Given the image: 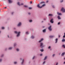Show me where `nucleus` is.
<instances>
[{
	"label": "nucleus",
	"mask_w": 65,
	"mask_h": 65,
	"mask_svg": "<svg viewBox=\"0 0 65 65\" xmlns=\"http://www.w3.org/2000/svg\"><path fill=\"white\" fill-rule=\"evenodd\" d=\"M43 3V2H41L40 3L41 4V3Z\"/></svg>",
	"instance_id": "a18cd8bd"
},
{
	"label": "nucleus",
	"mask_w": 65,
	"mask_h": 65,
	"mask_svg": "<svg viewBox=\"0 0 65 65\" xmlns=\"http://www.w3.org/2000/svg\"><path fill=\"white\" fill-rule=\"evenodd\" d=\"M48 48L50 49V48H51V46H49L48 47Z\"/></svg>",
	"instance_id": "e433bc0d"
},
{
	"label": "nucleus",
	"mask_w": 65,
	"mask_h": 65,
	"mask_svg": "<svg viewBox=\"0 0 65 65\" xmlns=\"http://www.w3.org/2000/svg\"><path fill=\"white\" fill-rule=\"evenodd\" d=\"M45 63V61L43 63V64H44V63Z\"/></svg>",
	"instance_id": "c9c22d12"
},
{
	"label": "nucleus",
	"mask_w": 65,
	"mask_h": 65,
	"mask_svg": "<svg viewBox=\"0 0 65 65\" xmlns=\"http://www.w3.org/2000/svg\"><path fill=\"white\" fill-rule=\"evenodd\" d=\"M3 55H2L1 57H3Z\"/></svg>",
	"instance_id": "8fccbe9b"
},
{
	"label": "nucleus",
	"mask_w": 65,
	"mask_h": 65,
	"mask_svg": "<svg viewBox=\"0 0 65 65\" xmlns=\"http://www.w3.org/2000/svg\"><path fill=\"white\" fill-rule=\"evenodd\" d=\"M24 5V4L23 3H21V4H20V5Z\"/></svg>",
	"instance_id": "c85d7f7f"
},
{
	"label": "nucleus",
	"mask_w": 65,
	"mask_h": 65,
	"mask_svg": "<svg viewBox=\"0 0 65 65\" xmlns=\"http://www.w3.org/2000/svg\"><path fill=\"white\" fill-rule=\"evenodd\" d=\"M52 7H53V8H54L55 7V6H52Z\"/></svg>",
	"instance_id": "a19ab883"
},
{
	"label": "nucleus",
	"mask_w": 65,
	"mask_h": 65,
	"mask_svg": "<svg viewBox=\"0 0 65 65\" xmlns=\"http://www.w3.org/2000/svg\"><path fill=\"white\" fill-rule=\"evenodd\" d=\"M17 51H19V49L18 48L17 49Z\"/></svg>",
	"instance_id": "cd10ccee"
},
{
	"label": "nucleus",
	"mask_w": 65,
	"mask_h": 65,
	"mask_svg": "<svg viewBox=\"0 0 65 65\" xmlns=\"http://www.w3.org/2000/svg\"><path fill=\"white\" fill-rule=\"evenodd\" d=\"M47 56H45V57L44 59V60H45L47 59Z\"/></svg>",
	"instance_id": "1a4fd4ad"
},
{
	"label": "nucleus",
	"mask_w": 65,
	"mask_h": 65,
	"mask_svg": "<svg viewBox=\"0 0 65 65\" xmlns=\"http://www.w3.org/2000/svg\"><path fill=\"white\" fill-rule=\"evenodd\" d=\"M54 37V36H50V38H53Z\"/></svg>",
	"instance_id": "4468645a"
},
{
	"label": "nucleus",
	"mask_w": 65,
	"mask_h": 65,
	"mask_svg": "<svg viewBox=\"0 0 65 65\" xmlns=\"http://www.w3.org/2000/svg\"><path fill=\"white\" fill-rule=\"evenodd\" d=\"M48 16H53V14H49L48 15Z\"/></svg>",
	"instance_id": "aec40b11"
},
{
	"label": "nucleus",
	"mask_w": 65,
	"mask_h": 65,
	"mask_svg": "<svg viewBox=\"0 0 65 65\" xmlns=\"http://www.w3.org/2000/svg\"><path fill=\"white\" fill-rule=\"evenodd\" d=\"M18 5H19V6H20V5H21L20 4V2H19L18 3Z\"/></svg>",
	"instance_id": "6ab92c4d"
},
{
	"label": "nucleus",
	"mask_w": 65,
	"mask_h": 65,
	"mask_svg": "<svg viewBox=\"0 0 65 65\" xmlns=\"http://www.w3.org/2000/svg\"><path fill=\"white\" fill-rule=\"evenodd\" d=\"M15 44H14V46H15Z\"/></svg>",
	"instance_id": "603ef678"
},
{
	"label": "nucleus",
	"mask_w": 65,
	"mask_h": 65,
	"mask_svg": "<svg viewBox=\"0 0 65 65\" xmlns=\"http://www.w3.org/2000/svg\"><path fill=\"white\" fill-rule=\"evenodd\" d=\"M53 20H54V19H51V20H50V22L53 24V23H54V21H53Z\"/></svg>",
	"instance_id": "423d86ee"
},
{
	"label": "nucleus",
	"mask_w": 65,
	"mask_h": 65,
	"mask_svg": "<svg viewBox=\"0 0 65 65\" xmlns=\"http://www.w3.org/2000/svg\"><path fill=\"white\" fill-rule=\"evenodd\" d=\"M20 59L21 60V59Z\"/></svg>",
	"instance_id": "680f3d73"
},
{
	"label": "nucleus",
	"mask_w": 65,
	"mask_h": 65,
	"mask_svg": "<svg viewBox=\"0 0 65 65\" xmlns=\"http://www.w3.org/2000/svg\"><path fill=\"white\" fill-rule=\"evenodd\" d=\"M58 18L59 20L60 19H61V18H60V16H58Z\"/></svg>",
	"instance_id": "2eb2a0df"
},
{
	"label": "nucleus",
	"mask_w": 65,
	"mask_h": 65,
	"mask_svg": "<svg viewBox=\"0 0 65 65\" xmlns=\"http://www.w3.org/2000/svg\"><path fill=\"white\" fill-rule=\"evenodd\" d=\"M65 54V52H64L62 53V54H61V56H64Z\"/></svg>",
	"instance_id": "9b49d317"
},
{
	"label": "nucleus",
	"mask_w": 65,
	"mask_h": 65,
	"mask_svg": "<svg viewBox=\"0 0 65 65\" xmlns=\"http://www.w3.org/2000/svg\"><path fill=\"white\" fill-rule=\"evenodd\" d=\"M57 13L58 14V15H62V14L61 13H59V12H57Z\"/></svg>",
	"instance_id": "6e6552de"
},
{
	"label": "nucleus",
	"mask_w": 65,
	"mask_h": 65,
	"mask_svg": "<svg viewBox=\"0 0 65 65\" xmlns=\"http://www.w3.org/2000/svg\"><path fill=\"white\" fill-rule=\"evenodd\" d=\"M31 14V13H28V14Z\"/></svg>",
	"instance_id": "09e8293b"
},
{
	"label": "nucleus",
	"mask_w": 65,
	"mask_h": 65,
	"mask_svg": "<svg viewBox=\"0 0 65 65\" xmlns=\"http://www.w3.org/2000/svg\"><path fill=\"white\" fill-rule=\"evenodd\" d=\"M29 9H32V8L31 7H29Z\"/></svg>",
	"instance_id": "a878e982"
},
{
	"label": "nucleus",
	"mask_w": 65,
	"mask_h": 65,
	"mask_svg": "<svg viewBox=\"0 0 65 65\" xmlns=\"http://www.w3.org/2000/svg\"><path fill=\"white\" fill-rule=\"evenodd\" d=\"M48 29L50 31H52V26H50L48 27Z\"/></svg>",
	"instance_id": "20e7f679"
},
{
	"label": "nucleus",
	"mask_w": 65,
	"mask_h": 65,
	"mask_svg": "<svg viewBox=\"0 0 65 65\" xmlns=\"http://www.w3.org/2000/svg\"><path fill=\"white\" fill-rule=\"evenodd\" d=\"M24 6L25 7H27V6L26 5H24Z\"/></svg>",
	"instance_id": "c756f323"
},
{
	"label": "nucleus",
	"mask_w": 65,
	"mask_h": 65,
	"mask_svg": "<svg viewBox=\"0 0 65 65\" xmlns=\"http://www.w3.org/2000/svg\"><path fill=\"white\" fill-rule=\"evenodd\" d=\"M44 21H45V20H46V19H44Z\"/></svg>",
	"instance_id": "de8ad7c7"
},
{
	"label": "nucleus",
	"mask_w": 65,
	"mask_h": 65,
	"mask_svg": "<svg viewBox=\"0 0 65 65\" xmlns=\"http://www.w3.org/2000/svg\"><path fill=\"white\" fill-rule=\"evenodd\" d=\"M42 23H43V21H42Z\"/></svg>",
	"instance_id": "4d7b16f0"
},
{
	"label": "nucleus",
	"mask_w": 65,
	"mask_h": 65,
	"mask_svg": "<svg viewBox=\"0 0 65 65\" xmlns=\"http://www.w3.org/2000/svg\"><path fill=\"white\" fill-rule=\"evenodd\" d=\"M40 51H41L42 52H43V49H41L40 50Z\"/></svg>",
	"instance_id": "4be33fe9"
},
{
	"label": "nucleus",
	"mask_w": 65,
	"mask_h": 65,
	"mask_svg": "<svg viewBox=\"0 0 65 65\" xmlns=\"http://www.w3.org/2000/svg\"><path fill=\"white\" fill-rule=\"evenodd\" d=\"M8 1L10 3H12V1H11V0H8Z\"/></svg>",
	"instance_id": "ddd939ff"
},
{
	"label": "nucleus",
	"mask_w": 65,
	"mask_h": 65,
	"mask_svg": "<svg viewBox=\"0 0 65 65\" xmlns=\"http://www.w3.org/2000/svg\"><path fill=\"white\" fill-rule=\"evenodd\" d=\"M63 2V0H62L60 1V2Z\"/></svg>",
	"instance_id": "7c9ffc66"
},
{
	"label": "nucleus",
	"mask_w": 65,
	"mask_h": 65,
	"mask_svg": "<svg viewBox=\"0 0 65 65\" xmlns=\"http://www.w3.org/2000/svg\"><path fill=\"white\" fill-rule=\"evenodd\" d=\"M45 31H46V29H44L43 30V32H45Z\"/></svg>",
	"instance_id": "dca6fc26"
},
{
	"label": "nucleus",
	"mask_w": 65,
	"mask_h": 65,
	"mask_svg": "<svg viewBox=\"0 0 65 65\" xmlns=\"http://www.w3.org/2000/svg\"><path fill=\"white\" fill-rule=\"evenodd\" d=\"M13 12H12V14H13Z\"/></svg>",
	"instance_id": "3c124183"
},
{
	"label": "nucleus",
	"mask_w": 65,
	"mask_h": 65,
	"mask_svg": "<svg viewBox=\"0 0 65 65\" xmlns=\"http://www.w3.org/2000/svg\"><path fill=\"white\" fill-rule=\"evenodd\" d=\"M63 38H65V35H64L63 36Z\"/></svg>",
	"instance_id": "58836bf2"
},
{
	"label": "nucleus",
	"mask_w": 65,
	"mask_h": 65,
	"mask_svg": "<svg viewBox=\"0 0 65 65\" xmlns=\"http://www.w3.org/2000/svg\"><path fill=\"white\" fill-rule=\"evenodd\" d=\"M43 40V39L42 38L41 39V40H40L39 41V42H41Z\"/></svg>",
	"instance_id": "0eeeda50"
},
{
	"label": "nucleus",
	"mask_w": 65,
	"mask_h": 65,
	"mask_svg": "<svg viewBox=\"0 0 65 65\" xmlns=\"http://www.w3.org/2000/svg\"><path fill=\"white\" fill-rule=\"evenodd\" d=\"M64 59H65V57L64 58Z\"/></svg>",
	"instance_id": "052dcab7"
},
{
	"label": "nucleus",
	"mask_w": 65,
	"mask_h": 65,
	"mask_svg": "<svg viewBox=\"0 0 65 65\" xmlns=\"http://www.w3.org/2000/svg\"><path fill=\"white\" fill-rule=\"evenodd\" d=\"M17 62H14V64H17Z\"/></svg>",
	"instance_id": "72a5a7b5"
},
{
	"label": "nucleus",
	"mask_w": 65,
	"mask_h": 65,
	"mask_svg": "<svg viewBox=\"0 0 65 65\" xmlns=\"http://www.w3.org/2000/svg\"><path fill=\"white\" fill-rule=\"evenodd\" d=\"M45 4H44L42 5V6L40 7L39 6V4H38L37 5V7H38V8H42V7L45 6Z\"/></svg>",
	"instance_id": "f257e3e1"
},
{
	"label": "nucleus",
	"mask_w": 65,
	"mask_h": 65,
	"mask_svg": "<svg viewBox=\"0 0 65 65\" xmlns=\"http://www.w3.org/2000/svg\"><path fill=\"white\" fill-rule=\"evenodd\" d=\"M63 64H65V61L64 62Z\"/></svg>",
	"instance_id": "5fc2aeb1"
},
{
	"label": "nucleus",
	"mask_w": 65,
	"mask_h": 65,
	"mask_svg": "<svg viewBox=\"0 0 65 65\" xmlns=\"http://www.w3.org/2000/svg\"><path fill=\"white\" fill-rule=\"evenodd\" d=\"M55 40L56 41L55 42V43H57V42H58V39L56 38V39Z\"/></svg>",
	"instance_id": "f8f14e48"
},
{
	"label": "nucleus",
	"mask_w": 65,
	"mask_h": 65,
	"mask_svg": "<svg viewBox=\"0 0 65 65\" xmlns=\"http://www.w3.org/2000/svg\"><path fill=\"white\" fill-rule=\"evenodd\" d=\"M2 61V59H0V62H1Z\"/></svg>",
	"instance_id": "37998d69"
},
{
	"label": "nucleus",
	"mask_w": 65,
	"mask_h": 65,
	"mask_svg": "<svg viewBox=\"0 0 65 65\" xmlns=\"http://www.w3.org/2000/svg\"><path fill=\"white\" fill-rule=\"evenodd\" d=\"M29 22H32V20H29Z\"/></svg>",
	"instance_id": "393cba45"
},
{
	"label": "nucleus",
	"mask_w": 65,
	"mask_h": 65,
	"mask_svg": "<svg viewBox=\"0 0 65 65\" xmlns=\"http://www.w3.org/2000/svg\"><path fill=\"white\" fill-rule=\"evenodd\" d=\"M60 37V36L59 35V38Z\"/></svg>",
	"instance_id": "864d4df0"
},
{
	"label": "nucleus",
	"mask_w": 65,
	"mask_h": 65,
	"mask_svg": "<svg viewBox=\"0 0 65 65\" xmlns=\"http://www.w3.org/2000/svg\"><path fill=\"white\" fill-rule=\"evenodd\" d=\"M58 25H60V22H58Z\"/></svg>",
	"instance_id": "2f4dec72"
},
{
	"label": "nucleus",
	"mask_w": 65,
	"mask_h": 65,
	"mask_svg": "<svg viewBox=\"0 0 65 65\" xmlns=\"http://www.w3.org/2000/svg\"><path fill=\"white\" fill-rule=\"evenodd\" d=\"M7 8V7H5L4 8Z\"/></svg>",
	"instance_id": "6e6d98bb"
},
{
	"label": "nucleus",
	"mask_w": 65,
	"mask_h": 65,
	"mask_svg": "<svg viewBox=\"0 0 65 65\" xmlns=\"http://www.w3.org/2000/svg\"><path fill=\"white\" fill-rule=\"evenodd\" d=\"M35 58V56H34L33 58H32V59H34V58Z\"/></svg>",
	"instance_id": "ea45409f"
},
{
	"label": "nucleus",
	"mask_w": 65,
	"mask_h": 65,
	"mask_svg": "<svg viewBox=\"0 0 65 65\" xmlns=\"http://www.w3.org/2000/svg\"><path fill=\"white\" fill-rule=\"evenodd\" d=\"M40 56H42V54H41L40 55Z\"/></svg>",
	"instance_id": "4c0bfd02"
},
{
	"label": "nucleus",
	"mask_w": 65,
	"mask_h": 65,
	"mask_svg": "<svg viewBox=\"0 0 65 65\" xmlns=\"http://www.w3.org/2000/svg\"><path fill=\"white\" fill-rule=\"evenodd\" d=\"M31 38H34V36H32L31 37Z\"/></svg>",
	"instance_id": "412c9836"
},
{
	"label": "nucleus",
	"mask_w": 65,
	"mask_h": 65,
	"mask_svg": "<svg viewBox=\"0 0 65 65\" xmlns=\"http://www.w3.org/2000/svg\"><path fill=\"white\" fill-rule=\"evenodd\" d=\"M1 33V31H0V33Z\"/></svg>",
	"instance_id": "bf43d9fd"
},
{
	"label": "nucleus",
	"mask_w": 65,
	"mask_h": 65,
	"mask_svg": "<svg viewBox=\"0 0 65 65\" xmlns=\"http://www.w3.org/2000/svg\"><path fill=\"white\" fill-rule=\"evenodd\" d=\"M21 25V23L20 22L18 24V26H20Z\"/></svg>",
	"instance_id": "9d476101"
},
{
	"label": "nucleus",
	"mask_w": 65,
	"mask_h": 65,
	"mask_svg": "<svg viewBox=\"0 0 65 65\" xmlns=\"http://www.w3.org/2000/svg\"><path fill=\"white\" fill-rule=\"evenodd\" d=\"M43 43H40V46L41 47H44V46L43 45Z\"/></svg>",
	"instance_id": "39448f33"
},
{
	"label": "nucleus",
	"mask_w": 65,
	"mask_h": 65,
	"mask_svg": "<svg viewBox=\"0 0 65 65\" xmlns=\"http://www.w3.org/2000/svg\"><path fill=\"white\" fill-rule=\"evenodd\" d=\"M14 33L16 34H18H18L17 35V37L19 36H20V34L21 33V32H18L17 31H15Z\"/></svg>",
	"instance_id": "f03ea898"
},
{
	"label": "nucleus",
	"mask_w": 65,
	"mask_h": 65,
	"mask_svg": "<svg viewBox=\"0 0 65 65\" xmlns=\"http://www.w3.org/2000/svg\"><path fill=\"white\" fill-rule=\"evenodd\" d=\"M58 62H57L56 63V65H58Z\"/></svg>",
	"instance_id": "79ce46f5"
},
{
	"label": "nucleus",
	"mask_w": 65,
	"mask_h": 65,
	"mask_svg": "<svg viewBox=\"0 0 65 65\" xmlns=\"http://www.w3.org/2000/svg\"><path fill=\"white\" fill-rule=\"evenodd\" d=\"M30 3H31V4H32V2L31 1V2H30Z\"/></svg>",
	"instance_id": "49530a36"
},
{
	"label": "nucleus",
	"mask_w": 65,
	"mask_h": 65,
	"mask_svg": "<svg viewBox=\"0 0 65 65\" xmlns=\"http://www.w3.org/2000/svg\"><path fill=\"white\" fill-rule=\"evenodd\" d=\"M2 29H5L4 27H2Z\"/></svg>",
	"instance_id": "bb28decb"
},
{
	"label": "nucleus",
	"mask_w": 65,
	"mask_h": 65,
	"mask_svg": "<svg viewBox=\"0 0 65 65\" xmlns=\"http://www.w3.org/2000/svg\"><path fill=\"white\" fill-rule=\"evenodd\" d=\"M62 47H63L64 48H65V45H63L62 46Z\"/></svg>",
	"instance_id": "f3484780"
},
{
	"label": "nucleus",
	"mask_w": 65,
	"mask_h": 65,
	"mask_svg": "<svg viewBox=\"0 0 65 65\" xmlns=\"http://www.w3.org/2000/svg\"><path fill=\"white\" fill-rule=\"evenodd\" d=\"M61 11H62L63 12H65V9H64L63 8H62L61 10Z\"/></svg>",
	"instance_id": "7ed1b4c3"
},
{
	"label": "nucleus",
	"mask_w": 65,
	"mask_h": 65,
	"mask_svg": "<svg viewBox=\"0 0 65 65\" xmlns=\"http://www.w3.org/2000/svg\"><path fill=\"white\" fill-rule=\"evenodd\" d=\"M46 3H47L48 2V1H47L46 2Z\"/></svg>",
	"instance_id": "c03bdc74"
},
{
	"label": "nucleus",
	"mask_w": 65,
	"mask_h": 65,
	"mask_svg": "<svg viewBox=\"0 0 65 65\" xmlns=\"http://www.w3.org/2000/svg\"><path fill=\"white\" fill-rule=\"evenodd\" d=\"M24 62V60L23 59L22 60V64H23Z\"/></svg>",
	"instance_id": "5701e85b"
},
{
	"label": "nucleus",
	"mask_w": 65,
	"mask_h": 65,
	"mask_svg": "<svg viewBox=\"0 0 65 65\" xmlns=\"http://www.w3.org/2000/svg\"><path fill=\"white\" fill-rule=\"evenodd\" d=\"M55 54H53L52 55L53 57H54V56H55Z\"/></svg>",
	"instance_id": "473e14b6"
},
{
	"label": "nucleus",
	"mask_w": 65,
	"mask_h": 65,
	"mask_svg": "<svg viewBox=\"0 0 65 65\" xmlns=\"http://www.w3.org/2000/svg\"><path fill=\"white\" fill-rule=\"evenodd\" d=\"M8 37L9 38V36H8Z\"/></svg>",
	"instance_id": "13d9d810"
},
{
	"label": "nucleus",
	"mask_w": 65,
	"mask_h": 65,
	"mask_svg": "<svg viewBox=\"0 0 65 65\" xmlns=\"http://www.w3.org/2000/svg\"><path fill=\"white\" fill-rule=\"evenodd\" d=\"M12 49V47H10L9 48V50H11Z\"/></svg>",
	"instance_id": "b1692460"
},
{
	"label": "nucleus",
	"mask_w": 65,
	"mask_h": 65,
	"mask_svg": "<svg viewBox=\"0 0 65 65\" xmlns=\"http://www.w3.org/2000/svg\"><path fill=\"white\" fill-rule=\"evenodd\" d=\"M28 32L27 31L26 32V34H28Z\"/></svg>",
	"instance_id": "f704fd0d"
},
{
	"label": "nucleus",
	"mask_w": 65,
	"mask_h": 65,
	"mask_svg": "<svg viewBox=\"0 0 65 65\" xmlns=\"http://www.w3.org/2000/svg\"><path fill=\"white\" fill-rule=\"evenodd\" d=\"M62 42H64V41H65V39H63L62 40Z\"/></svg>",
	"instance_id": "a211bd4d"
}]
</instances>
